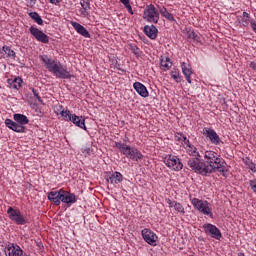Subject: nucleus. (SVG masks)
I'll list each match as a JSON object with an SVG mask.
<instances>
[{
	"mask_svg": "<svg viewBox=\"0 0 256 256\" xmlns=\"http://www.w3.org/2000/svg\"><path fill=\"white\" fill-rule=\"evenodd\" d=\"M188 148L187 151L192 158L187 161V166L198 173L199 175H209V173H220L221 175H226L227 168L225 167V162L219 157V154L213 151H206L204 154L205 162L199 159V152L197 148L191 146L188 142L185 144Z\"/></svg>",
	"mask_w": 256,
	"mask_h": 256,
	"instance_id": "1",
	"label": "nucleus"
},
{
	"mask_svg": "<svg viewBox=\"0 0 256 256\" xmlns=\"http://www.w3.org/2000/svg\"><path fill=\"white\" fill-rule=\"evenodd\" d=\"M41 61L44 63L46 69L53 73L55 77L59 79H71V73L67 71V68L63 66L59 62H55V60L50 59L47 55L40 56Z\"/></svg>",
	"mask_w": 256,
	"mask_h": 256,
	"instance_id": "2",
	"label": "nucleus"
},
{
	"mask_svg": "<svg viewBox=\"0 0 256 256\" xmlns=\"http://www.w3.org/2000/svg\"><path fill=\"white\" fill-rule=\"evenodd\" d=\"M60 115L61 117H63L65 121H71L74 125H76V127H80V129L84 130L87 129V127L85 126V119L83 116L79 117L75 114H71V112L67 110H62L60 112Z\"/></svg>",
	"mask_w": 256,
	"mask_h": 256,
	"instance_id": "3",
	"label": "nucleus"
},
{
	"mask_svg": "<svg viewBox=\"0 0 256 256\" xmlns=\"http://www.w3.org/2000/svg\"><path fill=\"white\" fill-rule=\"evenodd\" d=\"M143 19L149 23H159V12L154 5H149L144 10Z\"/></svg>",
	"mask_w": 256,
	"mask_h": 256,
	"instance_id": "4",
	"label": "nucleus"
},
{
	"mask_svg": "<svg viewBox=\"0 0 256 256\" xmlns=\"http://www.w3.org/2000/svg\"><path fill=\"white\" fill-rule=\"evenodd\" d=\"M192 205H194L195 209L200 211V213H203V215H212L209 202L194 198L192 200Z\"/></svg>",
	"mask_w": 256,
	"mask_h": 256,
	"instance_id": "5",
	"label": "nucleus"
},
{
	"mask_svg": "<svg viewBox=\"0 0 256 256\" xmlns=\"http://www.w3.org/2000/svg\"><path fill=\"white\" fill-rule=\"evenodd\" d=\"M164 163L172 171H181L183 169V163H181V160L177 156H168L164 159Z\"/></svg>",
	"mask_w": 256,
	"mask_h": 256,
	"instance_id": "6",
	"label": "nucleus"
},
{
	"mask_svg": "<svg viewBox=\"0 0 256 256\" xmlns=\"http://www.w3.org/2000/svg\"><path fill=\"white\" fill-rule=\"evenodd\" d=\"M8 217L11 221H15L17 225H25V218L21 215L19 210L13 209V207H9L7 210Z\"/></svg>",
	"mask_w": 256,
	"mask_h": 256,
	"instance_id": "7",
	"label": "nucleus"
},
{
	"mask_svg": "<svg viewBox=\"0 0 256 256\" xmlns=\"http://www.w3.org/2000/svg\"><path fill=\"white\" fill-rule=\"evenodd\" d=\"M203 229L206 235H210V237H212L213 239L219 240L222 237L221 230H219V228H217V226L213 224H204Z\"/></svg>",
	"mask_w": 256,
	"mask_h": 256,
	"instance_id": "8",
	"label": "nucleus"
},
{
	"mask_svg": "<svg viewBox=\"0 0 256 256\" xmlns=\"http://www.w3.org/2000/svg\"><path fill=\"white\" fill-rule=\"evenodd\" d=\"M142 237H143L144 241H146V243H148V245H152L153 247H155V245H157L158 237L153 233V231H151L147 228L143 229Z\"/></svg>",
	"mask_w": 256,
	"mask_h": 256,
	"instance_id": "9",
	"label": "nucleus"
},
{
	"mask_svg": "<svg viewBox=\"0 0 256 256\" xmlns=\"http://www.w3.org/2000/svg\"><path fill=\"white\" fill-rule=\"evenodd\" d=\"M203 135H205L213 145H219V143H221V138H219L217 132L211 128H204Z\"/></svg>",
	"mask_w": 256,
	"mask_h": 256,
	"instance_id": "10",
	"label": "nucleus"
},
{
	"mask_svg": "<svg viewBox=\"0 0 256 256\" xmlns=\"http://www.w3.org/2000/svg\"><path fill=\"white\" fill-rule=\"evenodd\" d=\"M30 33L37 39V41H40V43H49V36L43 33V31L35 27H30Z\"/></svg>",
	"mask_w": 256,
	"mask_h": 256,
	"instance_id": "11",
	"label": "nucleus"
},
{
	"mask_svg": "<svg viewBox=\"0 0 256 256\" xmlns=\"http://www.w3.org/2000/svg\"><path fill=\"white\" fill-rule=\"evenodd\" d=\"M4 251L6 253V256H23V250L21 249V247H19V245L8 244L5 247Z\"/></svg>",
	"mask_w": 256,
	"mask_h": 256,
	"instance_id": "12",
	"label": "nucleus"
},
{
	"mask_svg": "<svg viewBox=\"0 0 256 256\" xmlns=\"http://www.w3.org/2000/svg\"><path fill=\"white\" fill-rule=\"evenodd\" d=\"M5 125L8 127V129H11L16 133H25V126H22L21 124H17V122H14L11 119H6Z\"/></svg>",
	"mask_w": 256,
	"mask_h": 256,
	"instance_id": "13",
	"label": "nucleus"
},
{
	"mask_svg": "<svg viewBox=\"0 0 256 256\" xmlns=\"http://www.w3.org/2000/svg\"><path fill=\"white\" fill-rule=\"evenodd\" d=\"M133 87L140 97H149V91H147V87H145V85L140 82H135Z\"/></svg>",
	"mask_w": 256,
	"mask_h": 256,
	"instance_id": "14",
	"label": "nucleus"
},
{
	"mask_svg": "<svg viewBox=\"0 0 256 256\" xmlns=\"http://www.w3.org/2000/svg\"><path fill=\"white\" fill-rule=\"evenodd\" d=\"M60 201H62V203H76L77 198H75V194L62 190Z\"/></svg>",
	"mask_w": 256,
	"mask_h": 256,
	"instance_id": "15",
	"label": "nucleus"
},
{
	"mask_svg": "<svg viewBox=\"0 0 256 256\" xmlns=\"http://www.w3.org/2000/svg\"><path fill=\"white\" fill-rule=\"evenodd\" d=\"M62 190L52 191L48 194L49 201H53L54 205H61Z\"/></svg>",
	"mask_w": 256,
	"mask_h": 256,
	"instance_id": "16",
	"label": "nucleus"
},
{
	"mask_svg": "<svg viewBox=\"0 0 256 256\" xmlns=\"http://www.w3.org/2000/svg\"><path fill=\"white\" fill-rule=\"evenodd\" d=\"M72 27H74V29L77 31V33H79L83 37H86V38L91 37V35L89 34V31H87V29L85 27H83V25H81L77 22H73Z\"/></svg>",
	"mask_w": 256,
	"mask_h": 256,
	"instance_id": "17",
	"label": "nucleus"
},
{
	"mask_svg": "<svg viewBox=\"0 0 256 256\" xmlns=\"http://www.w3.org/2000/svg\"><path fill=\"white\" fill-rule=\"evenodd\" d=\"M182 67V73L186 78V81L188 83H191V75H193V70L191 69V66L187 65L185 62L181 64Z\"/></svg>",
	"mask_w": 256,
	"mask_h": 256,
	"instance_id": "18",
	"label": "nucleus"
},
{
	"mask_svg": "<svg viewBox=\"0 0 256 256\" xmlns=\"http://www.w3.org/2000/svg\"><path fill=\"white\" fill-rule=\"evenodd\" d=\"M106 181H110L112 185H117L123 181V175L119 172H114L111 176L106 178Z\"/></svg>",
	"mask_w": 256,
	"mask_h": 256,
	"instance_id": "19",
	"label": "nucleus"
},
{
	"mask_svg": "<svg viewBox=\"0 0 256 256\" xmlns=\"http://www.w3.org/2000/svg\"><path fill=\"white\" fill-rule=\"evenodd\" d=\"M144 33L149 37L150 39H157V27L151 25V26H145L144 27Z\"/></svg>",
	"mask_w": 256,
	"mask_h": 256,
	"instance_id": "20",
	"label": "nucleus"
},
{
	"mask_svg": "<svg viewBox=\"0 0 256 256\" xmlns=\"http://www.w3.org/2000/svg\"><path fill=\"white\" fill-rule=\"evenodd\" d=\"M0 57H15V51L11 50L9 46H3L2 49H0Z\"/></svg>",
	"mask_w": 256,
	"mask_h": 256,
	"instance_id": "21",
	"label": "nucleus"
},
{
	"mask_svg": "<svg viewBox=\"0 0 256 256\" xmlns=\"http://www.w3.org/2000/svg\"><path fill=\"white\" fill-rule=\"evenodd\" d=\"M116 147L121 151V153H123V155H126V157H129L131 155V151L133 150V148L127 144L116 143Z\"/></svg>",
	"mask_w": 256,
	"mask_h": 256,
	"instance_id": "22",
	"label": "nucleus"
},
{
	"mask_svg": "<svg viewBox=\"0 0 256 256\" xmlns=\"http://www.w3.org/2000/svg\"><path fill=\"white\" fill-rule=\"evenodd\" d=\"M80 5L82 7V11H81V15L83 17H87V15H89V9H91V3L89 2V0H81Z\"/></svg>",
	"mask_w": 256,
	"mask_h": 256,
	"instance_id": "23",
	"label": "nucleus"
},
{
	"mask_svg": "<svg viewBox=\"0 0 256 256\" xmlns=\"http://www.w3.org/2000/svg\"><path fill=\"white\" fill-rule=\"evenodd\" d=\"M14 121H16V123H19V125H21L22 127L23 125H27L29 123V119L23 114H14Z\"/></svg>",
	"mask_w": 256,
	"mask_h": 256,
	"instance_id": "24",
	"label": "nucleus"
},
{
	"mask_svg": "<svg viewBox=\"0 0 256 256\" xmlns=\"http://www.w3.org/2000/svg\"><path fill=\"white\" fill-rule=\"evenodd\" d=\"M129 159H132L133 161H139L141 159H143V154H141V152H139V150L132 148L131 152H130V156H128Z\"/></svg>",
	"mask_w": 256,
	"mask_h": 256,
	"instance_id": "25",
	"label": "nucleus"
},
{
	"mask_svg": "<svg viewBox=\"0 0 256 256\" xmlns=\"http://www.w3.org/2000/svg\"><path fill=\"white\" fill-rule=\"evenodd\" d=\"M160 14L162 15V17H165V19H168V21H175V17H173V14L167 11V8H161Z\"/></svg>",
	"mask_w": 256,
	"mask_h": 256,
	"instance_id": "26",
	"label": "nucleus"
},
{
	"mask_svg": "<svg viewBox=\"0 0 256 256\" xmlns=\"http://www.w3.org/2000/svg\"><path fill=\"white\" fill-rule=\"evenodd\" d=\"M29 17L35 21L38 25H43V19L37 12H30Z\"/></svg>",
	"mask_w": 256,
	"mask_h": 256,
	"instance_id": "27",
	"label": "nucleus"
},
{
	"mask_svg": "<svg viewBox=\"0 0 256 256\" xmlns=\"http://www.w3.org/2000/svg\"><path fill=\"white\" fill-rule=\"evenodd\" d=\"M175 211H177V213H180V215H185V208L183 207V205L181 203H174L173 205Z\"/></svg>",
	"mask_w": 256,
	"mask_h": 256,
	"instance_id": "28",
	"label": "nucleus"
},
{
	"mask_svg": "<svg viewBox=\"0 0 256 256\" xmlns=\"http://www.w3.org/2000/svg\"><path fill=\"white\" fill-rule=\"evenodd\" d=\"M188 39H193V41H196V43L201 41V37H199V35L193 31L188 32Z\"/></svg>",
	"mask_w": 256,
	"mask_h": 256,
	"instance_id": "29",
	"label": "nucleus"
},
{
	"mask_svg": "<svg viewBox=\"0 0 256 256\" xmlns=\"http://www.w3.org/2000/svg\"><path fill=\"white\" fill-rule=\"evenodd\" d=\"M176 141H183V145H188L189 140H187V137L183 134H177L175 136Z\"/></svg>",
	"mask_w": 256,
	"mask_h": 256,
	"instance_id": "30",
	"label": "nucleus"
},
{
	"mask_svg": "<svg viewBox=\"0 0 256 256\" xmlns=\"http://www.w3.org/2000/svg\"><path fill=\"white\" fill-rule=\"evenodd\" d=\"M171 65H173V63H171V59L165 58V60H161V67H164V69H169Z\"/></svg>",
	"mask_w": 256,
	"mask_h": 256,
	"instance_id": "31",
	"label": "nucleus"
},
{
	"mask_svg": "<svg viewBox=\"0 0 256 256\" xmlns=\"http://www.w3.org/2000/svg\"><path fill=\"white\" fill-rule=\"evenodd\" d=\"M171 77L172 79H175L177 83H179L181 80V77L179 76V72L175 71V72H171Z\"/></svg>",
	"mask_w": 256,
	"mask_h": 256,
	"instance_id": "32",
	"label": "nucleus"
},
{
	"mask_svg": "<svg viewBox=\"0 0 256 256\" xmlns=\"http://www.w3.org/2000/svg\"><path fill=\"white\" fill-rule=\"evenodd\" d=\"M243 18H244L243 25L245 27L246 25H249V13L243 12Z\"/></svg>",
	"mask_w": 256,
	"mask_h": 256,
	"instance_id": "33",
	"label": "nucleus"
},
{
	"mask_svg": "<svg viewBox=\"0 0 256 256\" xmlns=\"http://www.w3.org/2000/svg\"><path fill=\"white\" fill-rule=\"evenodd\" d=\"M14 83H16L14 84V89H19V87H21V83H23V80H21V78H16Z\"/></svg>",
	"mask_w": 256,
	"mask_h": 256,
	"instance_id": "34",
	"label": "nucleus"
},
{
	"mask_svg": "<svg viewBox=\"0 0 256 256\" xmlns=\"http://www.w3.org/2000/svg\"><path fill=\"white\" fill-rule=\"evenodd\" d=\"M250 187L254 193H256V180H250Z\"/></svg>",
	"mask_w": 256,
	"mask_h": 256,
	"instance_id": "35",
	"label": "nucleus"
},
{
	"mask_svg": "<svg viewBox=\"0 0 256 256\" xmlns=\"http://www.w3.org/2000/svg\"><path fill=\"white\" fill-rule=\"evenodd\" d=\"M32 92L34 94V96L38 99V101H40L41 103V96H39V93H37V90L35 88H32Z\"/></svg>",
	"mask_w": 256,
	"mask_h": 256,
	"instance_id": "36",
	"label": "nucleus"
},
{
	"mask_svg": "<svg viewBox=\"0 0 256 256\" xmlns=\"http://www.w3.org/2000/svg\"><path fill=\"white\" fill-rule=\"evenodd\" d=\"M166 203L169 205V207L171 208V207H173L174 205H175V203L176 202H173V201H171V199H166Z\"/></svg>",
	"mask_w": 256,
	"mask_h": 256,
	"instance_id": "37",
	"label": "nucleus"
},
{
	"mask_svg": "<svg viewBox=\"0 0 256 256\" xmlns=\"http://www.w3.org/2000/svg\"><path fill=\"white\" fill-rule=\"evenodd\" d=\"M125 7L129 11V13H131V15H133V8H131V4H128Z\"/></svg>",
	"mask_w": 256,
	"mask_h": 256,
	"instance_id": "38",
	"label": "nucleus"
},
{
	"mask_svg": "<svg viewBox=\"0 0 256 256\" xmlns=\"http://www.w3.org/2000/svg\"><path fill=\"white\" fill-rule=\"evenodd\" d=\"M120 1L123 3V5H124L125 7L130 4V3H129V0H120Z\"/></svg>",
	"mask_w": 256,
	"mask_h": 256,
	"instance_id": "39",
	"label": "nucleus"
},
{
	"mask_svg": "<svg viewBox=\"0 0 256 256\" xmlns=\"http://www.w3.org/2000/svg\"><path fill=\"white\" fill-rule=\"evenodd\" d=\"M250 67L251 69H254V71L256 70V63L255 62H251L250 63Z\"/></svg>",
	"mask_w": 256,
	"mask_h": 256,
	"instance_id": "40",
	"label": "nucleus"
},
{
	"mask_svg": "<svg viewBox=\"0 0 256 256\" xmlns=\"http://www.w3.org/2000/svg\"><path fill=\"white\" fill-rule=\"evenodd\" d=\"M251 27L256 32V22H251Z\"/></svg>",
	"mask_w": 256,
	"mask_h": 256,
	"instance_id": "41",
	"label": "nucleus"
},
{
	"mask_svg": "<svg viewBox=\"0 0 256 256\" xmlns=\"http://www.w3.org/2000/svg\"><path fill=\"white\" fill-rule=\"evenodd\" d=\"M50 3H53L54 5H57V3H59V0H50Z\"/></svg>",
	"mask_w": 256,
	"mask_h": 256,
	"instance_id": "42",
	"label": "nucleus"
},
{
	"mask_svg": "<svg viewBox=\"0 0 256 256\" xmlns=\"http://www.w3.org/2000/svg\"><path fill=\"white\" fill-rule=\"evenodd\" d=\"M32 3H35V0H30Z\"/></svg>",
	"mask_w": 256,
	"mask_h": 256,
	"instance_id": "43",
	"label": "nucleus"
},
{
	"mask_svg": "<svg viewBox=\"0 0 256 256\" xmlns=\"http://www.w3.org/2000/svg\"><path fill=\"white\" fill-rule=\"evenodd\" d=\"M86 151H87V153H89L90 149L88 148Z\"/></svg>",
	"mask_w": 256,
	"mask_h": 256,
	"instance_id": "44",
	"label": "nucleus"
},
{
	"mask_svg": "<svg viewBox=\"0 0 256 256\" xmlns=\"http://www.w3.org/2000/svg\"><path fill=\"white\" fill-rule=\"evenodd\" d=\"M250 169H252V170H253V164H252V166H250Z\"/></svg>",
	"mask_w": 256,
	"mask_h": 256,
	"instance_id": "45",
	"label": "nucleus"
}]
</instances>
